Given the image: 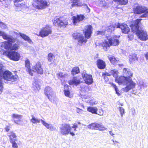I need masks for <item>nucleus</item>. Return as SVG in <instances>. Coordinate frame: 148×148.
Instances as JSON below:
<instances>
[{
    "mask_svg": "<svg viewBox=\"0 0 148 148\" xmlns=\"http://www.w3.org/2000/svg\"><path fill=\"white\" fill-rule=\"evenodd\" d=\"M92 27L91 25H87L85 26L83 30L84 37L82 34L77 32L73 33L72 36L75 40H77L78 44L82 45L87 42V40L86 39H89L91 37L92 33Z\"/></svg>",
    "mask_w": 148,
    "mask_h": 148,
    "instance_id": "obj_1",
    "label": "nucleus"
},
{
    "mask_svg": "<svg viewBox=\"0 0 148 148\" xmlns=\"http://www.w3.org/2000/svg\"><path fill=\"white\" fill-rule=\"evenodd\" d=\"M142 20V19H137L135 20L132 22L130 27L132 32L136 34L140 40L145 41L148 39V35L146 31L139 29Z\"/></svg>",
    "mask_w": 148,
    "mask_h": 148,
    "instance_id": "obj_2",
    "label": "nucleus"
},
{
    "mask_svg": "<svg viewBox=\"0 0 148 148\" xmlns=\"http://www.w3.org/2000/svg\"><path fill=\"white\" fill-rule=\"evenodd\" d=\"M119 36L113 35L106 36V38L107 40H105L101 44L103 49L106 51L111 46H116L119 45L120 43Z\"/></svg>",
    "mask_w": 148,
    "mask_h": 148,
    "instance_id": "obj_3",
    "label": "nucleus"
},
{
    "mask_svg": "<svg viewBox=\"0 0 148 148\" xmlns=\"http://www.w3.org/2000/svg\"><path fill=\"white\" fill-rule=\"evenodd\" d=\"M52 21L53 24L54 26L60 28H65L69 25L68 18H64L63 16L55 18Z\"/></svg>",
    "mask_w": 148,
    "mask_h": 148,
    "instance_id": "obj_4",
    "label": "nucleus"
},
{
    "mask_svg": "<svg viewBox=\"0 0 148 148\" xmlns=\"http://www.w3.org/2000/svg\"><path fill=\"white\" fill-rule=\"evenodd\" d=\"M17 71L14 72L15 75H13L12 73L8 70L4 71L2 75L3 78L7 81H10L12 82L17 81L18 79V75L16 74Z\"/></svg>",
    "mask_w": 148,
    "mask_h": 148,
    "instance_id": "obj_5",
    "label": "nucleus"
},
{
    "mask_svg": "<svg viewBox=\"0 0 148 148\" xmlns=\"http://www.w3.org/2000/svg\"><path fill=\"white\" fill-rule=\"evenodd\" d=\"M60 129V133L63 135L69 134H70L72 136L75 135L74 133L71 132V127L69 124L64 123L62 124Z\"/></svg>",
    "mask_w": 148,
    "mask_h": 148,
    "instance_id": "obj_6",
    "label": "nucleus"
},
{
    "mask_svg": "<svg viewBox=\"0 0 148 148\" xmlns=\"http://www.w3.org/2000/svg\"><path fill=\"white\" fill-rule=\"evenodd\" d=\"M12 43L8 41H4L2 42L1 47L8 50L10 49L14 51L17 50L19 48V44L17 42L12 45Z\"/></svg>",
    "mask_w": 148,
    "mask_h": 148,
    "instance_id": "obj_7",
    "label": "nucleus"
},
{
    "mask_svg": "<svg viewBox=\"0 0 148 148\" xmlns=\"http://www.w3.org/2000/svg\"><path fill=\"white\" fill-rule=\"evenodd\" d=\"M32 5L34 8L38 10L44 9L49 6L46 0H36Z\"/></svg>",
    "mask_w": 148,
    "mask_h": 148,
    "instance_id": "obj_8",
    "label": "nucleus"
},
{
    "mask_svg": "<svg viewBox=\"0 0 148 148\" xmlns=\"http://www.w3.org/2000/svg\"><path fill=\"white\" fill-rule=\"evenodd\" d=\"M52 30L51 28L48 26H46L42 27L40 30L39 36L42 37L47 36L51 34Z\"/></svg>",
    "mask_w": 148,
    "mask_h": 148,
    "instance_id": "obj_9",
    "label": "nucleus"
},
{
    "mask_svg": "<svg viewBox=\"0 0 148 148\" xmlns=\"http://www.w3.org/2000/svg\"><path fill=\"white\" fill-rule=\"evenodd\" d=\"M7 56L11 60L14 61H18L21 58L20 53L15 51H8Z\"/></svg>",
    "mask_w": 148,
    "mask_h": 148,
    "instance_id": "obj_10",
    "label": "nucleus"
},
{
    "mask_svg": "<svg viewBox=\"0 0 148 148\" xmlns=\"http://www.w3.org/2000/svg\"><path fill=\"white\" fill-rule=\"evenodd\" d=\"M32 72H36L38 74H42L43 73V70L42 67V65L40 62H37L32 67Z\"/></svg>",
    "mask_w": 148,
    "mask_h": 148,
    "instance_id": "obj_11",
    "label": "nucleus"
},
{
    "mask_svg": "<svg viewBox=\"0 0 148 148\" xmlns=\"http://www.w3.org/2000/svg\"><path fill=\"white\" fill-rule=\"evenodd\" d=\"M148 10L147 8L139 5L136 6L133 9L134 13L136 14H140L145 13Z\"/></svg>",
    "mask_w": 148,
    "mask_h": 148,
    "instance_id": "obj_12",
    "label": "nucleus"
},
{
    "mask_svg": "<svg viewBox=\"0 0 148 148\" xmlns=\"http://www.w3.org/2000/svg\"><path fill=\"white\" fill-rule=\"evenodd\" d=\"M44 93L48 99L50 100H53L54 98V95L53 92L51 88L49 86L46 87L44 90Z\"/></svg>",
    "mask_w": 148,
    "mask_h": 148,
    "instance_id": "obj_13",
    "label": "nucleus"
},
{
    "mask_svg": "<svg viewBox=\"0 0 148 148\" xmlns=\"http://www.w3.org/2000/svg\"><path fill=\"white\" fill-rule=\"evenodd\" d=\"M117 28L121 29L122 32L125 34H127L130 32V29L128 25L126 24L117 23Z\"/></svg>",
    "mask_w": 148,
    "mask_h": 148,
    "instance_id": "obj_14",
    "label": "nucleus"
},
{
    "mask_svg": "<svg viewBox=\"0 0 148 148\" xmlns=\"http://www.w3.org/2000/svg\"><path fill=\"white\" fill-rule=\"evenodd\" d=\"M127 82L129 83L128 85L127 86L125 87L123 89L124 92H127L130 90L135 88L136 85V83L134 82L132 79H128V80H126Z\"/></svg>",
    "mask_w": 148,
    "mask_h": 148,
    "instance_id": "obj_15",
    "label": "nucleus"
},
{
    "mask_svg": "<svg viewBox=\"0 0 148 148\" xmlns=\"http://www.w3.org/2000/svg\"><path fill=\"white\" fill-rule=\"evenodd\" d=\"M82 76L85 83L88 85H90L93 82V80L92 75L87 73L82 74Z\"/></svg>",
    "mask_w": 148,
    "mask_h": 148,
    "instance_id": "obj_16",
    "label": "nucleus"
},
{
    "mask_svg": "<svg viewBox=\"0 0 148 148\" xmlns=\"http://www.w3.org/2000/svg\"><path fill=\"white\" fill-rule=\"evenodd\" d=\"M85 17L83 14L77 15L76 16H73L72 17V22L74 25L82 21L85 18Z\"/></svg>",
    "mask_w": 148,
    "mask_h": 148,
    "instance_id": "obj_17",
    "label": "nucleus"
},
{
    "mask_svg": "<svg viewBox=\"0 0 148 148\" xmlns=\"http://www.w3.org/2000/svg\"><path fill=\"white\" fill-rule=\"evenodd\" d=\"M123 73L125 76L126 80H128L133 76V73L131 72L130 70L127 68H124L123 69Z\"/></svg>",
    "mask_w": 148,
    "mask_h": 148,
    "instance_id": "obj_18",
    "label": "nucleus"
},
{
    "mask_svg": "<svg viewBox=\"0 0 148 148\" xmlns=\"http://www.w3.org/2000/svg\"><path fill=\"white\" fill-rule=\"evenodd\" d=\"M81 79V78L80 79H77V76L73 77L72 79L69 81L68 83L70 85H75L77 86L82 82L80 80Z\"/></svg>",
    "mask_w": 148,
    "mask_h": 148,
    "instance_id": "obj_19",
    "label": "nucleus"
},
{
    "mask_svg": "<svg viewBox=\"0 0 148 148\" xmlns=\"http://www.w3.org/2000/svg\"><path fill=\"white\" fill-rule=\"evenodd\" d=\"M22 116L21 115L13 114L12 115V118L14 119V122L17 125H19L21 121V119Z\"/></svg>",
    "mask_w": 148,
    "mask_h": 148,
    "instance_id": "obj_20",
    "label": "nucleus"
},
{
    "mask_svg": "<svg viewBox=\"0 0 148 148\" xmlns=\"http://www.w3.org/2000/svg\"><path fill=\"white\" fill-rule=\"evenodd\" d=\"M25 67L26 68V71L28 72L30 75L32 76L33 73L32 70L31 69L30 63L29 59H26L25 60Z\"/></svg>",
    "mask_w": 148,
    "mask_h": 148,
    "instance_id": "obj_21",
    "label": "nucleus"
},
{
    "mask_svg": "<svg viewBox=\"0 0 148 148\" xmlns=\"http://www.w3.org/2000/svg\"><path fill=\"white\" fill-rule=\"evenodd\" d=\"M96 64L98 68L100 69H103L105 68L106 67L105 62L101 59H99L97 60Z\"/></svg>",
    "mask_w": 148,
    "mask_h": 148,
    "instance_id": "obj_22",
    "label": "nucleus"
},
{
    "mask_svg": "<svg viewBox=\"0 0 148 148\" xmlns=\"http://www.w3.org/2000/svg\"><path fill=\"white\" fill-rule=\"evenodd\" d=\"M81 0H72L71 7H80L83 5Z\"/></svg>",
    "mask_w": 148,
    "mask_h": 148,
    "instance_id": "obj_23",
    "label": "nucleus"
},
{
    "mask_svg": "<svg viewBox=\"0 0 148 148\" xmlns=\"http://www.w3.org/2000/svg\"><path fill=\"white\" fill-rule=\"evenodd\" d=\"M3 39L4 40H7L8 41L10 42H15V39L10 36L6 34L4 32H3L1 35Z\"/></svg>",
    "mask_w": 148,
    "mask_h": 148,
    "instance_id": "obj_24",
    "label": "nucleus"
},
{
    "mask_svg": "<svg viewBox=\"0 0 148 148\" xmlns=\"http://www.w3.org/2000/svg\"><path fill=\"white\" fill-rule=\"evenodd\" d=\"M108 58L111 63L113 65H116L118 63L119 60L114 56L112 55H109Z\"/></svg>",
    "mask_w": 148,
    "mask_h": 148,
    "instance_id": "obj_25",
    "label": "nucleus"
},
{
    "mask_svg": "<svg viewBox=\"0 0 148 148\" xmlns=\"http://www.w3.org/2000/svg\"><path fill=\"white\" fill-rule=\"evenodd\" d=\"M117 23H114V24L110 25L109 26L107 27L106 29L108 32H112L114 31V30L117 28Z\"/></svg>",
    "mask_w": 148,
    "mask_h": 148,
    "instance_id": "obj_26",
    "label": "nucleus"
},
{
    "mask_svg": "<svg viewBox=\"0 0 148 148\" xmlns=\"http://www.w3.org/2000/svg\"><path fill=\"white\" fill-rule=\"evenodd\" d=\"M115 82L118 83L119 84H122L125 82L126 81L125 78V76H121L115 79Z\"/></svg>",
    "mask_w": 148,
    "mask_h": 148,
    "instance_id": "obj_27",
    "label": "nucleus"
},
{
    "mask_svg": "<svg viewBox=\"0 0 148 148\" xmlns=\"http://www.w3.org/2000/svg\"><path fill=\"white\" fill-rule=\"evenodd\" d=\"M87 110L89 112L93 114H97V112L98 110L97 107H88L87 108Z\"/></svg>",
    "mask_w": 148,
    "mask_h": 148,
    "instance_id": "obj_28",
    "label": "nucleus"
},
{
    "mask_svg": "<svg viewBox=\"0 0 148 148\" xmlns=\"http://www.w3.org/2000/svg\"><path fill=\"white\" fill-rule=\"evenodd\" d=\"M80 73L79 68L78 66L73 67L71 71V74L73 75H74L79 73Z\"/></svg>",
    "mask_w": 148,
    "mask_h": 148,
    "instance_id": "obj_29",
    "label": "nucleus"
},
{
    "mask_svg": "<svg viewBox=\"0 0 148 148\" xmlns=\"http://www.w3.org/2000/svg\"><path fill=\"white\" fill-rule=\"evenodd\" d=\"M19 35L25 40L28 41L29 43L32 42V41L29 37L26 35L19 33Z\"/></svg>",
    "mask_w": 148,
    "mask_h": 148,
    "instance_id": "obj_30",
    "label": "nucleus"
},
{
    "mask_svg": "<svg viewBox=\"0 0 148 148\" xmlns=\"http://www.w3.org/2000/svg\"><path fill=\"white\" fill-rule=\"evenodd\" d=\"M69 86L67 85H65L64 86V92L65 95L66 97H71L70 96V93L69 90L67 89L69 88Z\"/></svg>",
    "mask_w": 148,
    "mask_h": 148,
    "instance_id": "obj_31",
    "label": "nucleus"
},
{
    "mask_svg": "<svg viewBox=\"0 0 148 148\" xmlns=\"http://www.w3.org/2000/svg\"><path fill=\"white\" fill-rule=\"evenodd\" d=\"M42 124L44 125L47 129L50 130H54V127L52 125L47 123L44 121L41 120Z\"/></svg>",
    "mask_w": 148,
    "mask_h": 148,
    "instance_id": "obj_32",
    "label": "nucleus"
},
{
    "mask_svg": "<svg viewBox=\"0 0 148 148\" xmlns=\"http://www.w3.org/2000/svg\"><path fill=\"white\" fill-rule=\"evenodd\" d=\"M33 87L34 90H38L40 89V86L38 82L37 81H35L33 84Z\"/></svg>",
    "mask_w": 148,
    "mask_h": 148,
    "instance_id": "obj_33",
    "label": "nucleus"
},
{
    "mask_svg": "<svg viewBox=\"0 0 148 148\" xmlns=\"http://www.w3.org/2000/svg\"><path fill=\"white\" fill-rule=\"evenodd\" d=\"M111 75V73H110L106 71H105L102 73V76L106 82H108L109 81V79L107 77V76H110Z\"/></svg>",
    "mask_w": 148,
    "mask_h": 148,
    "instance_id": "obj_34",
    "label": "nucleus"
},
{
    "mask_svg": "<svg viewBox=\"0 0 148 148\" xmlns=\"http://www.w3.org/2000/svg\"><path fill=\"white\" fill-rule=\"evenodd\" d=\"M10 134L8 135V136L9 138L10 141L11 140H14L13 139H15L16 138L17 136L16 134L13 131L10 132Z\"/></svg>",
    "mask_w": 148,
    "mask_h": 148,
    "instance_id": "obj_35",
    "label": "nucleus"
},
{
    "mask_svg": "<svg viewBox=\"0 0 148 148\" xmlns=\"http://www.w3.org/2000/svg\"><path fill=\"white\" fill-rule=\"evenodd\" d=\"M110 73H111V75L115 77V79H116L119 76L118 74L119 73L117 70H111Z\"/></svg>",
    "mask_w": 148,
    "mask_h": 148,
    "instance_id": "obj_36",
    "label": "nucleus"
},
{
    "mask_svg": "<svg viewBox=\"0 0 148 148\" xmlns=\"http://www.w3.org/2000/svg\"><path fill=\"white\" fill-rule=\"evenodd\" d=\"M48 60L50 62H51L53 61V59L55 58V56L51 53H49L48 55Z\"/></svg>",
    "mask_w": 148,
    "mask_h": 148,
    "instance_id": "obj_37",
    "label": "nucleus"
},
{
    "mask_svg": "<svg viewBox=\"0 0 148 148\" xmlns=\"http://www.w3.org/2000/svg\"><path fill=\"white\" fill-rule=\"evenodd\" d=\"M109 84H110L115 89V90L116 93L117 94V95L118 96H119L121 95V94L119 93V90L117 86L114 84L112 83H109Z\"/></svg>",
    "mask_w": 148,
    "mask_h": 148,
    "instance_id": "obj_38",
    "label": "nucleus"
},
{
    "mask_svg": "<svg viewBox=\"0 0 148 148\" xmlns=\"http://www.w3.org/2000/svg\"><path fill=\"white\" fill-rule=\"evenodd\" d=\"M106 128L101 123H98L97 130L103 131L106 130Z\"/></svg>",
    "mask_w": 148,
    "mask_h": 148,
    "instance_id": "obj_39",
    "label": "nucleus"
},
{
    "mask_svg": "<svg viewBox=\"0 0 148 148\" xmlns=\"http://www.w3.org/2000/svg\"><path fill=\"white\" fill-rule=\"evenodd\" d=\"M32 118L30 120V121L31 122L33 123H36L40 122V120L35 118L33 115H32Z\"/></svg>",
    "mask_w": 148,
    "mask_h": 148,
    "instance_id": "obj_40",
    "label": "nucleus"
},
{
    "mask_svg": "<svg viewBox=\"0 0 148 148\" xmlns=\"http://www.w3.org/2000/svg\"><path fill=\"white\" fill-rule=\"evenodd\" d=\"M16 140H17L15 139L10 141V143L12 144V146L13 148H17L18 147L17 144L15 142Z\"/></svg>",
    "mask_w": 148,
    "mask_h": 148,
    "instance_id": "obj_41",
    "label": "nucleus"
},
{
    "mask_svg": "<svg viewBox=\"0 0 148 148\" xmlns=\"http://www.w3.org/2000/svg\"><path fill=\"white\" fill-rule=\"evenodd\" d=\"M114 1H118L120 3L121 5H125L128 2V0H113Z\"/></svg>",
    "mask_w": 148,
    "mask_h": 148,
    "instance_id": "obj_42",
    "label": "nucleus"
},
{
    "mask_svg": "<svg viewBox=\"0 0 148 148\" xmlns=\"http://www.w3.org/2000/svg\"><path fill=\"white\" fill-rule=\"evenodd\" d=\"M118 109L119 112H120L121 116L122 117L123 115H124L125 113V109L123 107H119L118 108Z\"/></svg>",
    "mask_w": 148,
    "mask_h": 148,
    "instance_id": "obj_43",
    "label": "nucleus"
},
{
    "mask_svg": "<svg viewBox=\"0 0 148 148\" xmlns=\"http://www.w3.org/2000/svg\"><path fill=\"white\" fill-rule=\"evenodd\" d=\"M66 75H67V74H64L63 73L61 72H60L56 74V76L58 79L64 78Z\"/></svg>",
    "mask_w": 148,
    "mask_h": 148,
    "instance_id": "obj_44",
    "label": "nucleus"
},
{
    "mask_svg": "<svg viewBox=\"0 0 148 148\" xmlns=\"http://www.w3.org/2000/svg\"><path fill=\"white\" fill-rule=\"evenodd\" d=\"M95 123H92L88 125V129L95 130Z\"/></svg>",
    "mask_w": 148,
    "mask_h": 148,
    "instance_id": "obj_45",
    "label": "nucleus"
},
{
    "mask_svg": "<svg viewBox=\"0 0 148 148\" xmlns=\"http://www.w3.org/2000/svg\"><path fill=\"white\" fill-rule=\"evenodd\" d=\"M105 33L104 31H97L96 33V35H100L101 36H103L105 35Z\"/></svg>",
    "mask_w": 148,
    "mask_h": 148,
    "instance_id": "obj_46",
    "label": "nucleus"
},
{
    "mask_svg": "<svg viewBox=\"0 0 148 148\" xmlns=\"http://www.w3.org/2000/svg\"><path fill=\"white\" fill-rule=\"evenodd\" d=\"M3 89L2 80L0 79V95L1 94Z\"/></svg>",
    "mask_w": 148,
    "mask_h": 148,
    "instance_id": "obj_47",
    "label": "nucleus"
},
{
    "mask_svg": "<svg viewBox=\"0 0 148 148\" xmlns=\"http://www.w3.org/2000/svg\"><path fill=\"white\" fill-rule=\"evenodd\" d=\"M136 59V56H131L130 58L129 61L130 63H132Z\"/></svg>",
    "mask_w": 148,
    "mask_h": 148,
    "instance_id": "obj_48",
    "label": "nucleus"
},
{
    "mask_svg": "<svg viewBox=\"0 0 148 148\" xmlns=\"http://www.w3.org/2000/svg\"><path fill=\"white\" fill-rule=\"evenodd\" d=\"M87 102L90 105L92 106L95 104V102L92 99L88 100Z\"/></svg>",
    "mask_w": 148,
    "mask_h": 148,
    "instance_id": "obj_49",
    "label": "nucleus"
},
{
    "mask_svg": "<svg viewBox=\"0 0 148 148\" xmlns=\"http://www.w3.org/2000/svg\"><path fill=\"white\" fill-rule=\"evenodd\" d=\"M148 11H147V12H145V13L142 15L140 16V17H148Z\"/></svg>",
    "mask_w": 148,
    "mask_h": 148,
    "instance_id": "obj_50",
    "label": "nucleus"
},
{
    "mask_svg": "<svg viewBox=\"0 0 148 148\" xmlns=\"http://www.w3.org/2000/svg\"><path fill=\"white\" fill-rule=\"evenodd\" d=\"M71 128H73L74 129V131H76V128L78 127V126L77 123H74L73 126L71 127Z\"/></svg>",
    "mask_w": 148,
    "mask_h": 148,
    "instance_id": "obj_51",
    "label": "nucleus"
},
{
    "mask_svg": "<svg viewBox=\"0 0 148 148\" xmlns=\"http://www.w3.org/2000/svg\"><path fill=\"white\" fill-rule=\"evenodd\" d=\"M4 71L2 68H0V77H2V75Z\"/></svg>",
    "mask_w": 148,
    "mask_h": 148,
    "instance_id": "obj_52",
    "label": "nucleus"
},
{
    "mask_svg": "<svg viewBox=\"0 0 148 148\" xmlns=\"http://www.w3.org/2000/svg\"><path fill=\"white\" fill-rule=\"evenodd\" d=\"M5 129L7 132H8L10 130V127L8 126H6Z\"/></svg>",
    "mask_w": 148,
    "mask_h": 148,
    "instance_id": "obj_53",
    "label": "nucleus"
},
{
    "mask_svg": "<svg viewBox=\"0 0 148 148\" xmlns=\"http://www.w3.org/2000/svg\"><path fill=\"white\" fill-rule=\"evenodd\" d=\"M76 111L77 113H80L82 111V110L79 108H77Z\"/></svg>",
    "mask_w": 148,
    "mask_h": 148,
    "instance_id": "obj_54",
    "label": "nucleus"
},
{
    "mask_svg": "<svg viewBox=\"0 0 148 148\" xmlns=\"http://www.w3.org/2000/svg\"><path fill=\"white\" fill-rule=\"evenodd\" d=\"M98 123H95V130H97Z\"/></svg>",
    "mask_w": 148,
    "mask_h": 148,
    "instance_id": "obj_55",
    "label": "nucleus"
},
{
    "mask_svg": "<svg viewBox=\"0 0 148 148\" xmlns=\"http://www.w3.org/2000/svg\"><path fill=\"white\" fill-rule=\"evenodd\" d=\"M128 37L130 38V40H131L133 38V36L131 35H129L128 36Z\"/></svg>",
    "mask_w": 148,
    "mask_h": 148,
    "instance_id": "obj_56",
    "label": "nucleus"
},
{
    "mask_svg": "<svg viewBox=\"0 0 148 148\" xmlns=\"http://www.w3.org/2000/svg\"><path fill=\"white\" fill-rule=\"evenodd\" d=\"M145 56L146 58V59L148 60V52L146 53L145 54Z\"/></svg>",
    "mask_w": 148,
    "mask_h": 148,
    "instance_id": "obj_57",
    "label": "nucleus"
},
{
    "mask_svg": "<svg viewBox=\"0 0 148 148\" xmlns=\"http://www.w3.org/2000/svg\"><path fill=\"white\" fill-rule=\"evenodd\" d=\"M109 133H110V134L111 135L113 136L114 135V134L113 133H112V132L111 131H109Z\"/></svg>",
    "mask_w": 148,
    "mask_h": 148,
    "instance_id": "obj_58",
    "label": "nucleus"
},
{
    "mask_svg": "<svg viewBox=\"0 0 148 148\" xmlns=\"http://www.w3.org/2000/svg\"><path fill=\"white\" fill-rule=\"evenodd\" d=\"M114 144H115L118 143V142L116 141H114L113 140H112Z\"/></svg>",
    "mask_w": 148,
    "mask_h": 148,
    "instance_id": "obj_59",
    "label": "nucleus"
},
{
    "mask_svg": "<svg viewBox=\"0 0 148 148\" xmlns=\"http://www.w3.org/2000/svg\"><path fill=\"white\" fill-rule=\"evenodd\" d=\"M3 32H2V31H0V36H1V35H2V33H3Z\"/></svg>",
    "mask_w": 148,
    "mask_h": 148,
    "instance_id": "obj_60",
    "label": "nucleus"
},
{
    "mask_svg": "<svg viewBox=\"0 0 148 148\" xmlns=\"http://www.w3.org/2000/svg\"><path fill=\"white\" fill-rule=\"evenodd\" d=\"M119 105L121 106H123V104L122 103H119Z\"/></svg>",
    "mask_w": 148,
    "mask_h": 148,
    "instance_id": "obj_61",
    "label": "nucleus"
},
{
    "mask_svg": "<svg viewBox=\"0 0 148 148\" xmlns=\"http://www.w3.org/2000/svg\"><path fill=\"white\" fill-rule=\"evenodd\" d=\"M77 123L78 124H81V123L79 122H77Z\"/></svg>",
    "mask_w": 148,
    "mask_h": 148,
    "instance_id": "obj_62",
    "label": "nucleus"
},
{
    "mask_svg": "<svg viewBox=\"0 0 148 148\" xmlns=\"http://www.w3.org/2000/svg\"><path fill=\"white\" fill-rule=\"evenodd\" d=\"M1 23H2L0 22V24H1Z\"/></svg>",
    "mask_w": 148,
    "mask_h": 148,
    "instance_id": "obj_63",
    "label": "nucleus"
}]
</instances>
